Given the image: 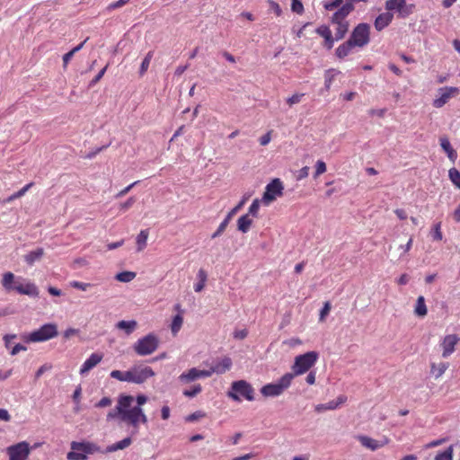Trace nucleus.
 I'll return each mask as SVG.
<instances>
[{"mask_svg":"<svg viewBox=\"0 0 460 460\" xmlns=\"http://www.w3.org/2000/svg\"><path fill=\"white\" fill-rule=\"evenodd\" d=\"M232 367V359L228 357H225L217 362L213 363L209 369H205L206 373H208V377L214 373L221 375L228 371Z\"/></svg>","mask_w":460,"mask_h":460,"instance_id":"17","label":"nucleus"},{"mask_svg":"<svg viewBox=\"0 0 460 460\" xmlns=\"http://www.w3.org/2000/svg\"><path fill=\"white\" fill-rule=\"evenodd\" d=\"M70 447L71 451L66 455L68 460H87L88 455L101 452V448L96 444L89 441H73Z\"/></svg>","mask_w":460,"mask_h":460,"instance_id":"3","label":"nucleus"},{"mask_svg":"<svg viewBox=\"0 0 460 460\" xmlns=\"http://www.w3.org/2000/svg\"><path fill=\"white\" fill-rule=\"evenodd\" d=\"M139 183V181H136L134 182H132L131 184L128 185L127 187H125L123 190H121L117 195H116V198H121L123 196H125L126 194H128L131 189L137 185Z\"/></svg>","mask_w":460,"mask_h":460,"instance_id":"58","label":"nucleus"},{"mask_svg":"<svg viewBox=\"0 0 460 460\" xmlns=\"http://www.w3.org/2000/svg\"><path fill=\"white\" fill-rule=\"evenodd\" d=\"M33 185L32 182H30L28 184H26L23 188H22L20 190H18L17 192L12 194L11 196H9L7 199H6V202H11L16 199H19L21 197H22L31 188V186Z\"/></svg>","mask_w":460,"mask_h":460,"instance_id":"44","label":"nucleus"},{"mask_svg":"<svg viewBox=\"0 0 460 460\" xmlns=\"http://www.w3.org/2000/svg\"><path fill=\"white\" fill-rule=\"evenodd\" d=\"M111 402H111V398L103 397L95 404V407H97V408L108 407L111 404Z\"/></svg>","mask_w":460,"mask_h":460,"instance_id":"62","label":"nucleus"},{"mask_svg":"<svg viewBox=\"0 0 460 460\" xmlns=\"http://www.w3.org/2000/svg\"><path fill=\"white\" fill-rule=\"evenodd\" d=\"M448 177L452 183L460 190V172L456 168H451L448 171Z\"/></svg>","mask_w":460,"mask_h":460,"instance_id":"45","label":"nucleus"},{"mask_svg":"<svg viewBox=\"0 0 460 460\" xmlns=\"http://www.w3.org/2000/svg\"><path fill=\"white\" fill-rule=\"evenodd\" d=\"M326 172V164L323 161L318 160L315 164V172L314 177H318L319 175L324 173Z\"/></svg>","mask_w":460,"mask_h":460,"instance_id":"50","label":"nucleus"},{"mask_svg":"<svg viewBox=\"0 0 460 460\" xmlns=\"http://www.w3.org/2000/svg\"><path fill=\"white\" fill-rule=\"evenodd\" d=\"M135 277L136 273L133 271H122L115 276V279L119 282L128 283L132 281L135 279Z\"/></svg>","mask_w":460,"mask_h":460,"instance_id":"39","label":"nucleus"},{"mask_svg":"<svg viewBox=\"0 0 460 460\" xmlns=\"http://www.w3.org/2000/svg\"><path fill=\"white\" fill-rule=\"evenodd\" d=\"M16 279H15V276H14L13 273H12V272H5L3 275V279H2V286H3V288L6 291H8V292L13 290Z\"/></svg>","mask_w":460,"mask_h":460,"instance_id":"30","label":"nucleus"},{"mask_svg":"<svg viewBox=\"0 0 460 460\" xmlns=\"http://www.w3.org/2000/svg\"><path fill=\"white\" fill-rule=\"evenodd\" d=\"M284 186L282 181L276 178L268 183L265 187V191L261 198V203L264 206L270 205L277 198L283 195Z\"/></svg>","mask_w":460,"mask_h":460,"instance_id":"9","label":"nucleus"},{"mask_svg":"<svg viewBox=\"0 0 460 460\" xmlns=\"http://www.w3.org/2000/svg\"><path fill=\"white\" fill-rule=\"evenodd\" d=\"M81 394H82V388L81 386H77L75 391H74V394L72 395V398H73V401L75 404H80V400H81Z\"/></svg>","mask_w":460,"mask_h":460,"instance_id":"60","label":"nucleus"},{"mask_svg":"<svg viewBox=\"0 0 460 460\" xmlns=\"http://www.w3.org/2000/svg\"><path fill=\"white\" fill-rule=\"evenodd\" d=\"M159 338L153 332H150L139 338L133 344V350L140 357L149 356L153 354L159 347Z\"/></svg>","mask_w":460,"mask_h":460,"instance_id":"4","label":"nucleus"},{"mask_svg":"<svg viewBox=\"0 0 460 460\" xmlns=\"http://www.w3.org/2000/svg\"><path fill=\"white\" fill-rule=\"evenodd\" d=\"M135 202H136L135 197H130L125 202H122L119 204V208L122 211H126V210L129 209Z\"/></svg>","mask_w":460,"mask_h":460,"instance_id":"54","label":"nucleus"},{"mask_svg":"<svg viewBox=\"0 0 460 460\" xmlns=\"http://www.w3.org/2000/svg\"><path fill=\"white\" fill-rule=\"evenodd\" d=\"M148 398L145 394H138L136 398L132 395L121 394L118 398L117 405L111 410L107 416V421L119 420L131 426L135 432L140 424L146 425L148 421L142 406L146 403Z\"/></svg>","mask_w":460,"mask_h":460,"instance_id":"1","label":"nucleus"},{"mask_svg":"<svg viewBox=\"0 0 460 460\" xmlns=\"http://www.w3.org/2000/svg\"><path fill=\"white\" fill-rule=\"evenodd\" d=\"M203 417H205V413L198 411H195V412L190 414L189 416H187L186 420L187 421H195V420H199V418H203Z\"/></svg>","mask_w":460,"mask_h":460,"instance_id":"61","label":"nucleus"},{"mask_svg":"<svg viewBox=\"0 0 460 460\" xmlns=\"http://www.w3.org/2000/svg\"><path fill=\"white\" fill-rule=\"evenodd\" d=\"M459 341L460 339L456 334L446 335L441 341L442 357L448 358L455 351L456 345Z\"/></svg>","mask_w":460,"mask_h":460,"instance_id":"16","label":"nucleus"},{"mask_svg":"<svg viewBox=\"0 0 460 460\" xmlns=\"http://www.w3.org/2000/svg\"><path fill=\"white\" fill-rule=\"evenodd\" d=\"M148 235L149 232L147 229L141 230L137 235L136 243L137 252H141L146 247Z\"/></svg>","mask_w":460,"mask_h":460,"instance_id":"32","label":"nucleus"},{"mask_svg":"<svg viewBox=\"0 0 460 460\" xmlns=\"http://www.w3.org/2000/svg\"><path fill=\"white\" fill-rule=\"evenodd\" d=\"M245 202L246 198H243L234 208H232L228 212L225 219L218 226L217 229L212 234L211 237L213 239L220 236L224 233L232 217L241 209V208L244 205Z\"/></svg>","mask_w":460,"mask_h":460,"instance_id":"15","label":"nucleus"},{"mask_svg":"<svg viewBox=\"0 0 460 460\" xmlns=\"http://www.w3.org/2000/svg\"><path fill=\"white\" fill-rule=\"evenodd\" d=\"M268 4L270 9L273 11L277 16H280L282 14L281 7L277 2L273 0H268Z\"/></svg>","mask_w":460,"mask_h":460,"instance_id":"51","label":"nucleus"},{"mask_svg":"<svg viewBox=\"0 0 460 460\" xmlns=\"http://www.w3.org/2000/svg\"><path fill=\"white\" fill-rule=\"evenodd\" d=\"M309 170L310 169L308 166H304L303 168H301L296 174V180L301 181L306 178L309 175Z\"/></svg>","mask_w":460,"mask_h":460,"instance_id":"57","label":"nucleus"},{"mask_svg":"<svg viewBox=\"0 0 460 460\" xmlns=\"http://www.w3.org/2000/svg\"><path fill=\"white\" fill-rule=\"evenodd\" d=\"M354 5L349 3L342 4L332 15V22H348L346 17L353 11Z\"/></svg>","mask_w":460,"mask_h":460,"instance_id":"21","label":"nucleus"},{"mask_svg":"<svg viewBox=\"0 0 460 460\" xmlns=\"http://www.w3.org/2000/svg\"><path fill=\"white\" fill-rule=\"evenodd\" d=\"M440 146H441V148L447 153V157L451 161L455 162V160L456 159V152L452 147L448 138L447 137H441L440 138Z\"/></svg>","mask_w":460,"mask_h":460,"instance_id":"29","label":"nucleus"},{"mask_svg":"<svg viewBox=\"0 0 460 460\" xmlns=\"http://www.w3.org/2000/svg\"><path fill=\"white\" fill-rule=\"evenodd\" d=\"M459 89L454 86H444L438 89L436 98L433 100L435 108H442L450 99L458 95Z\"/></svg>","mask_w":460,"mask_h":460,"instance_id":"12","label":"nucleus"},{"mask_svg":"<svg viewBox=\"0 0 460 460\" xmlns=\"http://www.w3.org/2000/svg\"><path fill=\"white\" fill-rule=\"evenodd\" d=\"M118 330L123 331L127 336L132 334L137 328V322L135 320L125 321L121 320L116 323Z\"/></svg>","mask_w":460,"mask_h":460,"instance_id":"25","label":"nucleus"},{"mask_svg":"<svg viewBox=\"0 0 460 460\" xmlns=\"http://www.w3.org/2000/svg\"><path fill=\"white\" fill-rule=\"evenodd\" d=\"M315 31L324 39V47L327 49H331L333 47L334 41L336 40L335 37H332L330 28L326 25H322L319 26Z\"/></svg>","mask_w":460,"mask_h":460,"instance_id":"24","label":"nucleus"},{"mask_svg":"<svg viewBox=\"0 0 460 460\" xmlns=\"http://www.w3.org/2000/svg\"><path fill=\"white\" fill-rule=\"evenodd\" d=\"M369 30L370 27L367 23H359L354 28L349 40H350L355 47L362 48L366 46L370 40Z\"/></svg>","mask_w":460,"mask_h":460,"instance_id":"11","label":"nucleus"},{"mask_svg":"<svg viewBox=\"0 0 460 460\" xmlns=\"http://www.w3.org/2000/svg\"><path fill=\"white\" fill-rule=\"evenodd\" d=\"M261 204H262L261 199H253V201L252 202V204L248 209V213H246V215H249V217H258Z\"/></svg>","mask_w":460,"mask_h":460,"instance_id":"42","label":"nucleus"},{"mask_svg":"<svg viewBox=\"0 0 460 460\" xmlns=\"http://www.w3.org/2000/svg\"><path fill=\"white\" fill-rule=\"evenodd\" d=\"M448 368V363L441 362L439 364L432 363L430 367V372L435 378H439L443 376L446 370Z\"/></svg>","mask_w":460,"mask_h":460,"instance_id":"36","label":"nucleus"},{"mask_svg":"<svg viewBox=\"0 0 460 460\" xmlns=\"http://www.w3.org/2000/svg\"><path fill=\"white\" fill-rule=\"evenodd\" d=\"M131 443H132V439L129 437L125 438L122 440L109 446L106 448L105 452L111 453V452H115L118 450L125 449V448L128 447L131 445Z\"/></svg>","mask_w":460,"mask_h":460,"instance_id":"27","label":"nucleus"},{"mask_svg":"<svg viewBox=\"0 0 460 460\" xmlns=\"http://www.w3.org/2000/svg\"><path fill=\"white\" fill-rule=\"evenodd\" d=\"M304 93H296L291 97L287 99V102L289 106H293L294 104L299 103L304 97Z\"/></svg>","mask_w":460,"mask_h":460,"instance_id":"52","label":"nucleus"},{"mask_svg":"<svg viewBox=\"0 0 460 460\" xmlns=\"http://www.w3.org/2000/svg\"><path fill=\"white\" fill-rule=\"evenodd\" d=\"M131 383L140 385L147 379L153 377L155 374L154 370L147 366H134L130 369Z\"/></svg>","mask_w":460,"mask_h":460,"instance_id":"13","label":"nucleus"},{"mask_svg":"<svg viewBox=\"0 0 460 460\" xmlns=\"http://www.w3.org/2000/svg\"><path fill=\"white\" fill-rule=\"evenodd\" d=\"M385 7L389 13H396L400 19H406L415 11V4H407L406 0H386Z\"/></svg>","mask_w":460,"mask_h":460,"instance_id":"7","label":"nucleus"},{"mask_svg":"<svg viewBox=\"0 0 460 460\" xmlns=\"http://www.w3.org/2000/svg\"><path fill=\"white\" fill-rule=\"evenodd\" d=\"M454 446H449L446 450L436 455L435 460H453Z\"/></svg>","mask_w":460,"mask_h":460,"instance_id":"40","label":"nucleus"},{"mask_svg":"<svg viewBox=\"0 0 460 460\" xmlns=\"http://www.w3.org/2000/svg\"><path fill=\"white\" fill-rule=\"evenodd\" d=\"M58 334V326L56 323H46L29 333L27 340L31 342H42L55 338Z\"/></svg>","mask_w":460,"mask_h":460,"instance_id":"8","label":"nucleus"},{"mask_svg":"<svg viewBox=\"0 0 460 460\" xmlns=\"http://www.w3.org/2000/svg\"><path fill=\"white\" fill-rule=\"evenodd\" d=\"M43 254H44L43 248H37L36 250L28 252L24 256V261L29 265H33L36 261H40L42 258Z\"/></svg>","mask_w":460,"mask_h":460,"instance_id":"28","label":"nucleus"},{"mask_svg":"<svg viewBox=\"0 0 460 460\" xmlns=\"http://www.w3.org/2000/svg\"><path fill=\"white\" fill-rule=\"evenodd\" d=\"M5 451L8 460H27L31 447L27 441H22L7 447Z\"/></svg>","mask_w":460,"mask_h":460,"instance_id":"10","label":"nucleus"},{"mask_svg":"<svg viewBox=\"0 0 460 460\" xmlns=\"http://www.w3.org/2000/svg\"><path fill=\"white\" fill-rule=\"evenodd\" d=\"M355 46L350 42V40H347L346 42H344L343 44L340 45L337 49H336V56L339 58H344L345 57H347L348 55H349L351 53V50L352 49L354 48Z\"/></svg>","mask_w":460,"mask_h":460,"instance_id":"31","label":"nucleus"},{"mask_svg":"<svg viewBox=\"0 0 460 460\" xmlns=\"http://www.w3.org/2000/svg\"><path fill=\"white\" fill-rule=\"evenodd\" d=\"M52 368L50 364L42 365L35 373V378H40L45 372L49 371Z\"/></svg>","mask_w":460,"mask_h":460,"instance_id":"59","label":"nucleus"},{"mask_svg":"<svg viewBox=\"0 0 460 460\" xmlns=\"http://www.w3.org/2000/svg\"><path fill=\"white\" fill-rule=\"evenodd\" d=\"M394 19V13L388 11L380 13L375 20L374 25L376 31H381L386 28Z\"/></svg>","mask_w":460,"mask_h":460,"instance_id":"23","label":"nucleus"},{"mask_svg":"<svg viewBox=\"0 0 460 460\" xmlns=\"http://www.w3.org/2000/svg\"><path fill=\"white\" fill-rule=\"evenodd\" d=\"M233 335H234V338H235V339L243 340L244 338L247 337L248 332L246 329L236 330L234 332Z\"/></svg>","mask_w":460,"mask_h":460,"instance_id":"63","label":"nucleus"},{"mask_svg":"<svg viewBox=\"0 0 460 460\" xmlns=\"http://www.w3.org/2000/svg\"><path fill=\"white\" fill-rule=\"evenodd\" d=\"M292 384V376L289 373L283 375L278 381L270 383L261 388L264 397H278L281 395Z\"/></svg>","mask_w":460,"mask_h":460,"instance_id":"5","label":"nucleus"},{"mask_svg":"<svg viewBox=\"0 0 460 460\" xmlns=\"http://www.w3.org/2000/svg\"><path fill=\"white\" fill-rule=\"evenodd\" d=\"M291 10L301 14L304 12V5L300 0H291Z\"/></svg>","mask_w":460,"mask_h":460,"instance_id":"49","label":"nucleus"},{"mask_svg":"<svg viewBox=\"0 0 460 460\" xmlns=\"http://www.w3.org/2000/svg\"><path fill=\"white\" fill-rule=\"evenodd\" d=\"M22 278H18L16 279L13 290L17 291L19 294L22 295H28V296H38V288L37 287L31 282L22 283L20 280Z\"/></svg>","mask_w":460,"mask_h":460,"instance_id":"18","label":"nucleus"},{"mask_svg":"<svg viewBox=\"0 0 460 460\" xmlns=\"http://www.w3.org/2000/svg\"><path fill=\"white\" fill-rule=\"evenodd\" d=\"M129 2V0H119L117 2L111 3L107 6V11H112L117 8H120L127 4Z\"/></svg>","mask_w":460,"mask_h":460,"instance_id":"55","label":"nucleus"},{"mask_svg":"<svg viewBox=\"0 0 460 460\" xmlns=\"http://www.w3.org/2000/svg\"><path fill=\"white\" fill-rule=\"evenodd\" d=\"M197 278L199 279V281L194 285V290L199 293L204 289L208 279V275L205 270L199 269L197 273Z\"/></svg>","mask_w":460,"mask_h":460,"instance_id":"33","label":"nucleus"},{"mask_svg":"<svg viewBox=\"0 0 460 460\" xmlns=\"http://www.w3.org/2000/svg\"><path fill=\"white\" fill-rule=\"evenodd\" d=\"M102 359V355L100 353H93L91 356L83 363L80 368V375L85 376L90 370L95 367Z\"/></svg>","mask_w":460,"mask_h":460,"instance_id":"19","label":"nucleus"},{"mask_svg":"<svg viewBox=\"0 0 460 460\" xmlns=\"http://www.w3.org/2000/svg\"><path fill=\"white\" fill-rule=\"evenodd\" d=\"M202 391V387L199 384L193 385L190 389H185L182 392V394L188 398H193L200 394Z\"/></svg>","mask_w":460,"mask_h":460,"instance_id":"46","label":"nucleus"},{"mask_svg":"<svg viewBox=\"0 0 460 460\" xmlns=\"http://www.w3.org/2000/svg\"><path fill=\"white\" fill-rule=\"evenodd\" d=\"M110 376L111 378L119 380L120 382L131 383V376L129 369L127 371L112 370Z\"/></svg>","mask_w":460,"mask_h":460,"instance_id":"35","label":"nucleus"},{"mask_svg":"<svg viewBox=\"0 0 460 460\" xmlns=\"http://www.w3.org/2000/svg\"><path fill=\"white\" fill-rule=\"evenodd\" d=\"M252 225V218L249 215H243L237 220V229L245 234L247 233Z\"/></svg>","mask_w":460,"mask_h":460,"instance_id":"26","label":"nucleus"},{"mask_svg":"<svg viewBox=\"0 0 460 460\" xmlns=\"http://www.w3.org/2000/svg\"><path fill=\"white\" fill-rule=\"evenodd\" d=\"M346 401L347 397L345 395H340L336 400L330 401L326 403L317 404L314 410L317 412L333 411L336 410L340 405L343 404Z\"/></svg>","mask_w":460,"mask_h":460,"instance_id":"22","label":"nucleus"},{"mask_svg":"<svg viewBox=\"0 0 460 460\" xmlns=\"http://www.w3.org/2000/svg\"><path fill=\"white\" fill-rule=\"evenodd\" d=\"M342 4H343V0H333L332 2L325 3L324 4V8L326 10L332 11V10L337 8V7L341 6Z\"/></svg>","mask_w":460,"mask_h":460,"instance_id":"56","label":"nucleus"},{"mask_svg":"<svg viewBox=\"0 0 460 460\" xmlns=\"http://www.w3.org/2000/svg\"><path fill=\"white\" fill-rule=\"evenodd\" d=\"M253 394L254 390L248 382L244 380H239L232 383L231 391L227 393V395L236 402H240L241 397H243L247 401H253Z\"/></svg>","mask_w":460,"mask_h":460,"instance_id":"6","label":"nucleus"},{"mask_svg":"<svg viewBox=\"0 0 460 460\" xmlns=\"http://www.w3.org/2000/svg\"><path fill=\"white\" fill-rule=\"evenodd\" d=\"M153 56H154V51H149L145 58L143 59L142 63H141V66H140V68H139V75H143L146 74V72L147 71L148 67H149V65H150V62L153 58Z\"/></svg>","mask_w":460,"mask_h":460,"instance_id":"43","label":"nucleus"},{"mask_svg":"<svg viewBox=\"0 0 460 460\" xmlns=\"http://www.w3.org/2000/svg\"><path fill=\"white\" fill-rule=\"evenodd\" d=\"M432 238L437 241H441L443 238V234L441 232V223L438 222L434 225L431 232Z\"/></svg>","mask_w":460,"mask_h":460,"instance_id":"48","label":"nucleus"},{"mask_svg":"<svg viewBox=\"0 0 460 460\" xmlns=\"http://www.w3.org/2000/svg\"><path fill=\"white\" fill-rule=\"evenodd\" d=\"M331 310V304L330 302H325L323 305V307L320 311V317L319 320L321 322L324 321L325 317L329 314Z\"/></svg>","mask_w":460,"mask_h":460,"instance_id":"53","label":"nucleus"},{"mask_svg":"<svg viewBox=\"0 0 460 460\" xmlns=\"http://www.w3.org/2000/svg\"><path fill=\"white\" fill-rule=\"evenodd\" d=\"M182 323H183V317L181 316V314H176L172 318V321L171 323V332L173 336L177 335V333L180 332V330L181 329Z\"/></svg>","mask_w":460,"mask_h":460,"instance_id":"38","label":"nucleus"},{"mask_svg":"<svg viewBox=\"0 0 460 460\" xmlns=\"http://www.w3.org/2000/svg\"><path fill=\"white\" fill-rule=\"evenodd\" d=\"M337 25L335 31V40H340L343 39L349 30V22H333Z\"/></svg>","mask_w":460,"mask_h":460,"instance_id":"37","label":"nucleus"},{"mask_svg":"<svg viewBox=\"0 0 460 460\" xmlns=\"http://www.w3.org/2000/svg\"><path fill=\"white\" fill-rule=\"evenodd\" d=\"M339 72L336 71L335 69H328L326 72H325V75H324V87L327 91L330 90L331 88V85L332 84V81L334 80V77L337 75Z\"/></svg>","mask_w":460,"mask_h":460,"instance_id":"41","label":"nucleus"},{"mask_svg":"<svg viewBox=\"0 0 460 460\" xmlns=\"http://www.w3.org/2000/svg\"><path fill=\"white\" fill-rule=\"evenodd\" d=\"M69 285H70V287L79 289V290H82V291H86L88 288L93 287V284H91V283L80 282L77 280L70 281Z\"/></svg>","mask_w":460,"mask_h":460,"instance_id":"47","label":"nucleus"},{"mask_svg":"<svg viewBox=\"0 0 460 460\" xmlns=\"http://www.w3.org/2000/svg\"><path fill=\"white\" fill-rule=\"evenodd\" d=\"M271 140V132L269 131L260 137V144L261 146H267Z\"/></svg>","mask_w":460,"mask_h":460,"instance_id":"64","label":"nucleus"},{"mask_svg":"<svg viewBox=\"0 0 460 460\" xmlns=\"http://www.w3.org/2000/svg\"><path fill=\"white\" fill-rule=\"evenodd\" d=\"M319 354L316 351H308L305 354L298 355L295 358L294 364L292 365V380L296 376H301L306 373L317 362Z\"/></svg>","mask_w":460,"mask_h":460,"instance_id":"2","label":"nucleus"},{"mask_svg":"<svg viewBox=\"0 0 460 460\" xmlns=\"http://www.w3.org/2000/svg\"><path fill=\"white\" fill-rule=\"evenodd\" d=\"M428 309L425 304V299L422 296H420L417 298L415 308H414V314L417 316L424 317L427 315Z\"/></svg>","mask_w":460,"mask_h":460,"instance_id":"34","label":"nucleus"},{"mask_svg":"<svg viewBox=\"0 0 460 460\" xmlns=\"http://www.w3.org/2000/svg\"><path fill=\"white\" fill-rule=\"evenodd\" d=\"M208 377V373H206L205 369H199L197 367H191L187 371L182 372L178 376V382L181 385H188L200 378Z\"/></svg>","mask_w":460,"mask_h":460,"instance_id":"14","label":"nucleus"},{"mask_svg":"<svg viewBox=\"0 0 460 460\" xmlns=\"http://www.w3.org/2000/svg\"><path fill=\"white\" fill-rule=\"evenodd\" d=\"M358 440L360 442V444L363 447H365L372 451L377 450L378 448L384 447L385 445H386L388 443V439H386V438L384 441H379V440L374 439L370 437L364 436V435L358 436Z\"/></svg>","mask_w":460,"mask_h":460,"instance_id":"20","label":"nucleus"}]
</instances>
